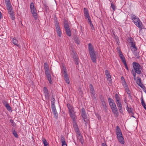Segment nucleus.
Instances as JSON below:
<instances>
[{"instance_id": "obj_1", "label": "nucleus", "mask_w": 146, "mask_h": 146, "mask_svg": "<svg viewBox=\"0 0 146 146\" xmlns=\"http://www.w3.org/2000/svg\"><path fill=\"white\" fill-rule=\"evenodd\" d=\"M133 65L135 72L136 73L139 74L141 73V66L138 63L133 62Z\"/></svg>"}, {"instance_id": "obj_2", "label": "nucleus", "mask_w": 146, "mask_h": 146, "mask_svg": "<svg viewBox=\"0 0 146 146\" xmlns=\"http://www.w3.org/2000/svg\"><path fill=\"white\" fill-rule=\"evenodd\" d=\"M31 12L35 20L37 19V11L36 8L35 7L33 3H31L30 5Z\"/></svg>"}, {"instance_id": "obj_3", "label": "nucleus", "mask_w": 146, "mask_h": 146, "mask_svg": "<svg viewBox=\"0 0 146 146\" xmlns=\"http://www.w3.org/2000/svg\"><path fill=\"white\" fill-rule=\"evenodd\" d=\"M101 102V108L105 112H106L108 110V104L106 102V100L104 98L103 96H101L100 97Z\"/></svg>"}, {"instance_id": "obj_4", "label": "nucleus", "mask_w": 146, "mask_h": 146, "mask_svg": "<svg viewBox=\"0 0 146 146\" xmlns=\"http://www.w3.org/2000/svg\"><path fill=\"white\" fill-rule=\"evenodd\" d=\"M64 26L66 35L68 36H70L71 35V33L69 28L68 23V21L66 20H64Z\"/></svg>"}, {"instance_id": "obj_5", "label": "nucleus", "mask_w": 146, "mask_h": 146, "mask_svg": "<svg viewBox=\"0 0 146 146\" xmlns=\"http://www.w3.org/2000/svg\"><path fill=\"white\" fill-rule=\"evenodd\" d=\"M7 7L10 17L12 20H14L15 19V14L11 5L7 6Z\"/></svg>"}, {"instance_id": "obj_6", "label": "nucleus", "mask_w": 146, "mask_h": 146, "mask_svg": "<svg viewBox=\"0 0 146 146\" xmlns=\"http://www.w3.org/2000/svg\"><path fill=\"white\" fill-rule=\"evenodd\" d=\"M81 112L82 113L81 115L85 123H86L88 121V119H87V115L86 112L84 108H82V109Z\"/></svg>"}, {"instance_id": "obj_7", "label": "nucleus", "mask_w": 146, "mask_h": 146, "mask_svg": "<svg viewBox=\"0 0 146 146\" xmlns=\"http://www.w3.org/2000/svg\"><path fill=\"white\" fill-rule=\"evenodd\" d=\"M62 73L64 75V80L66 83L69 84L70 83V80L68 74L66 73V69H64L63 71L62 72Z\"/></svg>"}, {"instance_id": "obj_8", "label": "nucleus", "mask_w": 146, "mask_h": 146, "mask_svg": "<svg viewBox=\"0 0 146 146\" xmlns=\"http://www.w3.org/2000/svg\"><path fill=\"white\" fill-rule=\"evenodd\" d=\"M108 102L111 109L116 107V105L114 100L111 98H109L108 99Z\"/></svg>"}, {"instance_id": "obj_9", "label": "nucleus", "mask_w": 146, "mask_h": 146, "mask_svg": "<svg viewBox=\"0 0 146 146\" xmlns=\"http://www.w3.org/2000/svg\"><path fill=\"white\" fill-rule=\"evenodd\" d=\"M51 109L54 115V116L57 118L58 117V114L57 113L55 105L54 104H52L51 105Z\"/></svg>"}, {"instance_id": "obj_10", "label": "nucleus", "mask_w": 146, "mask_h": 146, "mask_svg": "<svg viewBox=\"0 0 146 146\" xmlns=\"http://www.w3.org/2000/svg\"><path fill=\"white\" fill-rule=\"evenodd\" d=\"M105 72V75L107 78V80L109 81L110 83L111 82V76L110 75L108 70H106Z\"/></svg>"}, {"instance_id": "obj_11", "label": "nucleus", "mask_w": 146, "mask_h": 146, "mask_svg": "<svg viewBox=\"0 0 146 146\" xmlns=\"http://www.w3.org/2000/svg\"><path fill=\"white\" fill-rule=\"evenodd\" d=\"M84 14L86 19H88L89 22H91V19L89 15L88 10L85 8L84 9Z\"/></svg>"}, {"instance_id": "obj_12", "label": "nucleus", "mask_w": 146, "mask_h": 146, "mask_svg": "<svg viewBox=\"0 0 146 146\" xmlns=\"http://www.w3.org/2000/svg\"><path fill=\"white\" fill-rule=\"evenodd\" d=\"M92 62L95 63L96 62V56L95 52L89 54Z\"/></svg>"}, {"instance_id": "obj_13", "label": "nucleus", "mask_w": 146, "mask_h": 146, "mask_svg": "<svg viewBox=\"0 0 146 146\" xmlns=\"http://www.w3.org/2000/svg\"><path fill=\"white\" fill-rule=\"evenodd\" d=\"M115 132L117 135V137L122 135L121 130L118 126H117L116 128L115 129Z\"/></svg>"}, {"instance_id": "obj_14", "label": "nucleus", "mask_w": 146, "mask_h": 146, "mask_svg": "<svg viewBox=\"0 0 146 146\" xmlns=\"http://www.w3.org/2000/svg\"><path fill=\"white\" fill-rule=\"evenodd\" d=\"M88 50L89 54L95 52L93 47L91 43L88 44Z\"/></svg>"}, {"instance_id": "obj_15", "label": "nucleus", "mask_w": 146, "mask_h": 146, "mask_svg": "<svg viewBox=\"0 0 146 146\" xmlns=\"http://www.w3.org/2000/svg\"><path fill=\"white\" fill-rule=\"evenodd\" d=\"M117 137L119 142L121 144H123L124 143V139L122 135Z\"/></svg>"}, {"instance_id": "obj_16", "label": "nucleus", "mask_w": 146, "mask_h": 146, "mask_svg": "<svg viewBox=\"0 0 146 146\" xmlns=\"http://www.w3.org/2000/svg\"><path fill=\"white\" fill-rule=\"evenodd\" d=\"M112 112L117 117L118 115V111L117 108L116 107L115 108H113L111 109Z\"/></svg>"}, {"instance_id": "obj_17", "label": "nucleus", "mask_w": 146, "mask_h": 146, "mask_svg": "<svg viewBox=\"0 0 146 146\" xmlns=\"http://www.w3.org/2000/svg\"><path fill=\"white\" fill-rule=\"evenodd\" d=\"M127 110L128 111V113L131 115L132 117H134L133 116L134 113L133 112V109L132 108H129L128 107L127 108Z\"/></svg>"}, {"instance_id": "obj_18", "label": "nucleus", "mask_w": 146, "mask_h": 146, "mask_svg": "<svg viewBox=\"0 0 146 146\" xmlns=\"http://www.w3.org/2000/svg\"><path fill=\"white\" fill-rule=\"evenodd\" d=\"M3 104L6 107L8 111H10L11 110V108L9 106V104L6 102L3 103Z\"/></svg>"}, {"instance_id": "obj_19", "label": "nucleus", "mask_w": 146, "mask_h": 146, "mask_svg": "<svg viewBox=\"0 0 146 146\" xmlns=\"http://www.w3.org/2000/svg\"><path fill=\"white\" fill-rule=\"evenodd\" d=\"M43 91L44 93L45 97H48L49 95V92L48 90L46 87H44V88Z\"/></svg>"}, {"instance_id": "obj_20", "label": "nucleus", "mask_w": 146, "mask_h": 146, "mask_svg": "<svg viewBox=\"0 0 146 146\" xmlns=\"http://www.w3.org/2000/svg\"><path fill=\"white\" fill-rule=\"evenodd\" d=\"M132 19L133 21H134L135 24L140 20L138 17H136V16L134 15H133L132 16Z\"/></svg>"}, {"instance_id": "obj_21", "label": "nucleus", "mask_w": 146, "mask_h": 146, "mask_svg": "<svg viewBox=\"0 0 146 146\" xmlns=\"http://www.w3.org/2000/svg\"><path fill=\"white\" fill-rule=\"evenodd\" d=\"M90 93L92 94V97L93 98H95L96 96L95 95V93L94 90V88L91 89L90 90Z\"/></svg>"}, {"instance_id": "obj_22", "label": "nucleus", "mask_w": 146, "mask_h": 146, "mask_svg": "<svg viewBox=\"0 0 146 146\" xmlns=\"http://www.w3.org/2000/svg\"><path fill=\"white\" fill-rule=\"evenodd\" d=\"M135 25H136L137 27H139V28H142V23L140 20L138 21L137 23H136L135 24Z\"/></svg>"}, {"instance_id": "obj_23", "label": "nucleus", "mask_w": 146, "mask_h": 146, "mask_svg": "<svg viewBox=\"0 0 146 146\" xmlns=\"http://www.w3.org/2000/svg\"><path fill=\"white\" fill-rule=\"evenodd\" d=\"M18 41L15 38H13V43L15 45H16L18 47H21V46L20 44H18Z\"/></svg>"}, {"instance_id": "obj_24", "label": "nucleus", "mask_w": 146, "mask_h": 146, "mask_svg": "<svg viewBox=\"0 0 146 146\" xmlns=\"http://www.w3.org/2000/svg\"><path fill=\"white\" fill-rule=\"evenodd\" d=\"M56 29V31L57 33V34L58 35V36L60 37L61 36V34L62 33V32L61 31V29H60V28H58Z\"/></svg>"}, {"instance_id": "obj_25", "label": "nucleus", "mask_w": 146, "mask_h": 146, "mask_svg": "<svg viewBox=\"0 0 146 146\" xmlns=\"http://www.w3.org/2000/svg\"><path fill=\"white\" fill-rule=\"evenodd\" d=\"M46 76L47 78V79L48 80L49 83L50 84H52V81L51 80V76L50 74Z\"/></svg>"}, {"instance_id": "obj_26", "label": "nucleus", "mask_w": 146, "mask_h": 146, "mask_svg": "<svg viewBox=\"0 0 146 146\" xmlns=\"http://www.w3.org/2000/svg\"><path fill=\"white\" fill-rule=\"evenodd\" d=\"M141 105L143 106L144 108L146 110V105L145 104V102L143 99L142 96V97L141 100Z\"/></svg>"}, {"instance_id": "obj_27", "label": "nucleus", "mask_w": 146, "mask_h": 146, "mask_svg": "<svg viewBox=\"0 0 146 146\" xmlns=\"http://www.w3.org/2000/svg\"><path fill=\"white\" fill-rule=\"evenodd\" d=\"M12 133L14 136L16 138L18 137V135L17 134V132L15 131V130L13 129H12Z\"/></svg>"}, {"instance_id": "obj_28", "label": "nucleus", "mask_w": 146, "mask_h": 146, "mask_svg": "<svg viewBox=\"0 0 146 146\" xmlns=\"http://www.w3.org/2000/svg\"><path fill=\"white\" fill-rule=\"evenodd\" d=\"M77 138L78 139V140L80 141L81 144H83L84 141L82 136L81 135L80 136H79L78 137H77Z\"/></svg>"}, {"instance_id": "obj_29", "label": "nucleus", "mask_w": 146, "mask_h": 146, "mask_svg": "<svg viewBox=\"0 0 146 146\" xmlns=\"http://www.w3.org/2000/svg\"><path fill=\"white\" fill-rule=\"evenodd\" d=\"M42 141L44 146H49V145L46 140L44 139H42Z\"/></svg>"}, {"instance_id": "obj_30", "label": "nucleus", "mask_w": 146, "mask_h": 146, "mask_svg": "<svg viewBox=\"0 0 146 146\" xmlns=\"http://www.w3.org/2000/svg\"><path fill=\"white\" fill-rule=\"evenodd\" d=\"M137 80L136 82V83L138 85L140 84H141V78L139 77H137Z\"/></svg>"}, {"instance_id": "obj_31", "label": "nucleus", "mask_w": 146, "mask_h": 146, "mask_svg": "<svg viewBox=\"0 0 146 146\" xmlns=\"http://www.w3.org/2000/svg\"><path fill=\"white\" fill-rule=\"evenodd\" d=\"M75 131L79 129L76 123H74L73 125Z\"/></svg>"}, {"instance_id": "obj_32", "label": "nucleus", "mask_w": 146, "mask_h": 146, "mask_svg": "<svg viewBox=\"0 0 146 146\" xmlns=\"http://www.w3.org/2000/svg\"><path fill=\"white\" fill-rule=\"evenodd\" d=\"M5 2L6 6L11 5L10 0H5Z\"/></svg>"}, {"instance_id": "obj_33", "label": "nucleus", "mask_w": 146, "mask_h": 146, "mask_svg": "<svg viewBox=\"0 0 146 146\" xmlns=\"http://www.w3.org/2000/svg\"><path fill=\"white\" fill-rule=\"evenodd\" d=\"M61 141L62 143H65L66 141L65 140V138L63 135H61L60 136Z\"/></svg>"}, {"instance_id": "obj_34", "label": "nucleus", "mask_w": 146, "mask_h": 146, "mask_svg": "<svg viewBox=\"0 0 146 146\" xmlns=\"http://www.w3.org/2000/svg\"><path fill=\"white\" fill-rule=\"evenodd\" d=\"M74 40V41L77 44H80V41L78 37H75Z\"/></svg>"}, {"instance_id": "obj_35", "label": "nucleus", "mask_w": 146, "mask_h": 146, "mask_svg": "<svg viewBox=\"0 0 146 146\" xmlns=\"http://www.w3.org/2000/svg\"><path fill=\"white\" fill-rule=\"evenodd\" d=\"M55 25L56 27V29L60 28L59 23L57 21H56L55 22Z\"/></svg>"}, {"instance_id": "obj_36", "label": "nucleus", "mask_w": 146, "mask_h": 146, "mask_svg": "<svg viewBox=\"0 0 146 146\" xmlns=\"http://www.w3.org/2000/svg\"><path fill=\"white\" fill-rule=\"evenodd\" d=\"M133 54L135 55V56H137V58H139L140 56H139V52H137V51L134 52H133Z\"/></svg>"}, {"instance_id": "obj_37", "label": "nucleus", "mask_w": 146, "mask_h": 146, "mask_svg": "<svg viewBox=\"0 0 146 146\" xmlns=\"http://www.w3.org/2000/svg\"><path fill=\"white\" fill-rule=\"evenodd\" d=\"M115 98L116 102V101L118 102V101H120L119 97L117 94H116L115 95Z\"/></svg>"}, {"instance_id": "obj_38", "label": "nucleus", "mask_w": 146, "mask_h": 146, "mask_svg": "<svg viewBox=\"0 0 146 146\" xmlns=\"http://www.w3.org/2000/svg\"><path fill=\"white\" fill-rule=\"evenodd\" d=\"M44 70H48V65L47 63H45L44 64Z\"/></svg>"}, {"instance_id": "obj_39", "label": "nucleus", "mask_w": 146, "mask_h": 146, "mask_svg": "<svg viewBox=\"0 0 146 146\" xmlns=\"http://www.w3.org/2000/svg\"><path fill=\"white\" fill-rule=\"evenodd\" d=\"M137 48L135 46V47L132 48L131 49V50L133 52H136L137 50Z\"/></svg>"}, {"instance_id": "obj_40", "label": "nucleus", "mask_w": 146, "mask_h": 146, "mask_svg": "<svg viewBox=\"0 0 146 146\" xmlns=\"http://www.w3.org/2000/svg\"><path fill=\"white\" fill-rule=\"evenodd\" d=\"M138 86L140 87L143 90H144L145 89V87L142 83L138 85Z\"/></svg>"}, {"instance_id": "obj_41", "label": "nucleus", "mask_w": 146, "mask_h": 146, "mask_svg": "<svg viewBox=\"0 0 146 146\" xmlns=\"http://www.w3.org/2000/svg\"><path fill=\"white\" fill-rule=\"evenodd\" d=\"M10 122L12 123V125L13 126H15L16 125V124L13 121V120L11 119L10 120Z\"/></svg>"}, {"instance_id": "obj_42", "label": "nucleus", "mask_w": 146, "mask_h": 146, "mask_svg": "<svg viewBox=\"0 0 146 146\" xmlns=\"http://www.w3.org/2000/svg\"><path fill=\"white\" fill-rule=\"evenodd\" d=\"M74 60L75 62V64L78 65L79 62L78 58L74 59Z\"/></svg>"}, {"instance_id": "obj_43", "label": "nucleus", "mask_w": 146, "mask_h": 146, "mask_svg": "<svg viewBox=\"0 0 146 146\" xmlns=\"http://www.w3.org/2000/svg\"><path fill=\"white\" fill-rule=\"evenodd\" d=\"M115 40L117 42V44L118 45H119V40L118 38V37L116 36H115Z\"/></svg>"}, {"instance_id": "obj_44", "label": "nucleus", "mask_w": 146, "mask_h": 146, "mask_svg": "<svg viewBox=\"0 0 146 146\" xmlns=\"http://www.w3.org/2000/svg\"><path fill=\"white\" fill-rule=\"evenodd\" d=\"M121 81H122V84L126 83V82L125 81L124 78L123 76H122L121 77Z\"/></svg>"}, {"instance_id": "obj_45", "label": "nucleus", "mask_w": 146, "mask_h": 146, "mask_svg": "<svg viewBox=\"0 0 146 146\" xmlns=\"http://www.w3.org/2000/svg\"><path fill=\"white\" fill-rule=\"evenodd\" d=\"M123 86L124 88H125V90H127L129 89L126 83L123 84Z\"/></svg>"}, {"instance_id": "obj_46", "label": "nucleus", "mask_w": 146, "mask_h": 146, "mask_svg": "<svg viewBox=\"0 0 146 146\" xmlns=\"http://www.w3.org/2000/svg\"><path fill=\"white\" fill-rule=\"evenodd\" d=\"M74 54L73 55V58L74 59H76L78 58V56L76 53H75L74 52H73Z\"/></svg>"}, {"instance_id": "obj_47", "label": "nucleus", "mask_w": 146, "mask_h": 146, "mask_svg": "<svg viewBox=\"0 0 146 146\" xmlns=\"http://www.w3.org/2000/svg\"><path fill=\"white\" fill-rule=\"evenodd\" d=\"M90 24L91 25V28L92 30H94V26L93 25L92 23V22L91 21V22H89Z\"/></svg>"}, {"instance_id": "obj_48", "label": "nucleus", "mask_w": 146, "mask_h": 146, "mask_svg": "<svg viewBox=\"0 0 146 146\" xmlns=\"http://www.w3.org/2000/svg\"><path fill=\"white\" fill-rule=\"evenodd\" d=\"M70 116L71 117L74 118V117H75V114L74 112L72 113H70Z\"/></svg>"}, {"instance_id": "obj_49", "label": "nucleus", "mask_w": 146, "mask_h": 146, "mask_svg": "<svg viewBox=\"0 0 146 146\" xmlns=\"http://www.w3.org/2000/svg\"><path fill=\"white\" fill-rule=\"evenodd\" d=\"M49 69L48 70H45V73L46 76H47L48 75L50 74V73L49 72Z\"/></svg>"}, {"instance_id": "obj_50", "label": "nucleus", "mask_w": 146, "mask_h": 146, "mask_svg": "<svg viewBox=\"0 0 146 146\" xmlns=\"http://www.w3.org/2000/svg\"><path fill=\"white\" fill-rule=\"evenodd\" d=\"M128 41L130 43H131L132 42H134L133 39L131 37L128 39Z\"/></svg>"}, {"instance_id": "obj_51", "label": "nucleus", "mask_w": 146, "mask_h": 146, "mask_svg": "<svg viewBox=\"0 0 146 146\" xmlns=\"http://www.w3.org/2000/svg\"><path fill=\"white\" fill-rule=\"evenodd\" d=\"M111 7L112 8L113 11L115 10V5L113 4L112 2L111 3Z\"/></svg>"}, {"instance_id": "obj_52", "label": "nucleus", "mask_w": 146, "mask_h": 146, "mask_svg": "<svg viewBox=\"0 0 146 146\" xmlns=\"http://www.w3.org/2000/svg\"><path fill=\"white\" fill-rule=\"evenodd\" d=\"M67 107L69 110L72 108L71 105L69 104H67Z\"/></svg>"}, {"instance_id": "obj_53", "label": "nucleus", "mask_w": 146, "mask_h": 146, "mask_svg": "<svg viewBox=\"0 0 146 146\" xmlns=\"http://www.w3.org/2000/svg\"><path fill=\"white\" fill-rule=\"evenodd\" d=\"M131 47L132 48L135 47L136 46L135 45V42L134 41L133 42H132L131 43Z\"/></svg>"}, {"instance_id": "obj_54", "label": "nucleus", "mask_w": 146, "mask_h": 146, "mask_svg": "<svg viewBox=\"0 0 146 146\" xmlns=\"http://www.w3.org/2000/svg\"><path fill=\"white\" fill-rule=\"evenodd\" d=\"M120 58L121 59V60L124 59H125V57L123 54H120L119 56Z\"/></svg>"}, {"instance_id": "obj_55", "label": "nucleus", "mask_w": 146, "mask_h": 146, "mask_svg": "<svg viewBox=\"0 0 146 146\" xmlns=\"http://www.w3.org/2000/svg\"><path fill=\"white\" fill-rule=\"evenodd\" d=\"M136 72L133 73V78L134 80H136Z\"/></svg>"}, {"instance_id": "obj_56", "label": "nucleus", "mask_w": 146, "mask_h": 146, "mask_svg": "<svg viewBox=\"0 0 146 146\" xmlns=\"http://www.w3.org/2000/svg\"><path fill=\"white\" fill-rule=\"evenodd\" d=\"M118 108L119 112L121 113H123L122 106L121 107H120L119 108Z\"/></svg>"}, {"instance_id": "obj_57", "label": "nucleus", "mask_w": 146, "mask_h": 146, "mask_svg": "<svg viewBox=\"0 0 146 146\" xmlns=\"http://www.w3.org/2000/svg\"><path fill=\"white\" fill-rule=\"evenodd\" d=\"M126 91L127 92V94H128V95H129L130 94V91L129 90V89H128L127 90H126Z\"/></svg>"}, {"instance_id": "obj_58", "label": "nucleus", "mask_w": 146, "mask_h": 146, "mask_svg": "<svg viewBox=\"0 0 146 146\" xmlns=\"http://www.w3.org/2000/svg\"><path fill=\"white\" fill-rule=\"evenodd\" d=\"M69 111L70 113H72L74 112V110H73V109H72V108L70 110H69Z\"/></svg>"}, {"instance_id": "obj_59", "label": "nucleus", "mask_w": 146, "mask_h": 146, "mask_svg": "<svg viewBox=\"0 0 146 146\" xmlns=\"http://www.w3.org/2000/svg\"><path fill=\"white\" fill-rule=\"evenodd\" d=\"M75 132H76V135L77 134H80V131H79V129H78V130H75Z\"/></svg>"}, {"instance_id": "obj_60", "label": "nucleus", "mask_w": 146, "mask_h": 146, "mask_svg": "<svg viewBox=\"0 0 146 146\" xmlns=\"http://www.w3.org/2000/svg\"><path fill=\"white\" fill-rule=\"evenodd\" d=\"M89 88L90 90H91V89L94 88L92 85L91 84H90V85Z\"/></svg>"}, {"instance_id": "obj_61", "label": "nucleus", "mask_w": 146, "mask_h": 146, "mask_svg": "<svg viewBox=\"0 0 146 146\" xmlns=\"http://www.w3.org/2000/svg\"><path fill=\"white\" fill-rule=\"evenodd\" d=\"M124 65H125V68H126V69L128 71L129 70V69H128V67H127V64H125Z\"/></svg>"}, {"instance_id": "obj_62", "label": "nucleus", "mask_w": 146, "mask_h": 146, "mask_svg": "<svg viewBox=\"0 0 146 146\" xmlns=\"http://www.w3.org/2000/svg\"><path fill=\"white\" fill-rule=\"evenodd\" d=\"M122 60V62H123V63L124 65L125 64H126V61L125 60V59H124Z\"/></svg>"}, {"instance_id": "obj_63", "label": "nucleus", "mask_w": 146, "mask_h": 146, "mask_svg": "<svg viewBox=\"0 0 146 146\" xmlns=\"http://www.w3.org/2000/svg\"><path fill=\"white\" fill-rule=\"evenodd\" d=\"M117 106L118 108H119L120 107H121L122 106L121 103H120V104L117 105Z\"/></svg>"}, {"instance_id": "obj_64", "label": "nucleus", "mask_w": 146, "mask_h": 146, "mask_svg": "<svg viewBox=\"0 0 146 146\" xmlns=\"http://www.w3.org/2000/svg\"><path fill=\"white\" fill-rule=\"evenodd\" d=\"M62 146H67L66 142H65V143H62Z\"/></svg>"}]
</instances>
